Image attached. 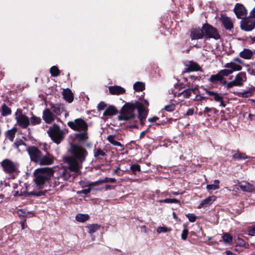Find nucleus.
I'll return each instance as SVG.
<instances>
[{"mask_svg": "<svg viewBox=\"0 0 255 255\" xmlns=\"http://www.w3.org/2000/svg\"><path fill=\"white\" fill-rule=\"evenodd\" d=\"M70 155L63 157V162L65 164L63 166V170L61 173V177L65 180H69L73 175L71 172L79 173L82 168V163L86 160L88 155V151L83 147L76 144H72L69 150Z\"/></svg>", "mask_w": 255, "mask_h": 255, "instance_id": "obj_1", "label": "nucleus"}, {"mask_svg": "<svg viewBox=\"0 0 255 255\" xmlns=\"http://www.w3.org/2000/svg\"><path fill=\"white\" fill-rule=\"evenodd\" d=\"M138 104L141 103L135 101L134 103H127L122 108L120 115L118 116L120 121H130L134 120L135 118L134 111L136 109L138 110Z\"/></svg>", "mask_w": 255, "mask_h": 255, "instance_id": "obj_2", "label": "nucleus"}, {"mask_svg": "<svg viewBox=\"0 0 255 255\" xmlns=\"http://www.w3.org/2000/svg\"><path fill=\"white\" fill-rule=\"evenodd\" d=\"M54 171L52 168L43 167L37 169L34 173V181L36 184L41 188L45 183L53 175Z\"/></svg>", "mask_w": 255, "mask_h": 255, "instance_id": "obj_3", "label": "nucleus"}, {"mask_svg": "<svg viewBox=\"0 0 255 255\" xmlns=\"http://www.w3.org/2000/svg\"><path fill=\"white\" fill-rule=\"evenodd\" d=\"M47 132L52 140L57 144H59L64 138V132L57 125L54 124Z\"/></svg>", "mask_w": 255, "mask_h": 255, "instance_id": "obj_4", "label": "nucleus"}, {"mask_svg": "<svg viewBox=\"0 0 255 255\" xmlns=\"http://www.w3.org/2000/svg\"><path fill=\"white\" fill-rule=\"evenodd\" d=\"M68 126L74 130H88V124L82 119L79 118L67 123Z\"/></svg>", "mask_w": 255, "mask_h": 255, "instance_id": "obj_5", "label": "nucleus"}, {"mask_svg": "<svg viewBox=\"0 0 255 255\" xmlns=\"http://www.w3.org/2000/svg\"><path fill=\"white\" fill-rule=\"evenodd\" d=\"M202 29L206 38H212L216 40L220 38V36L217 29L211 25L206 23L203 25Z\"/></svg>", "mask_w": 255, "mask_h": 255, "instance_id": "obj_6", "label": "nucleus"}, {"mask_svg": "<svg viewBox=\"0 0 255 255\" xmlns=\"http://www.w3.org/2000/svg\"><path fill=\"white\" fill-rule=\"evenodd\" d=\"M1 166H2L4 172L9 174L15 173L17 170V167L16 164L13 161L8 159H4L1 162Z\"/></svg>", "mask_w": 255, "mask_h": 255, "instance_id": "obj_7", "label": "nucleus"}, {"mask_svg": "<svg viewBox=\"0 0 255 255\" xmlns=\"http://www.w3.org/2000/svg\"><path fill=\"white\" fill-rule=\"evenodd\" d=\"M26 151L30 157L31 160L38 163L43 153L37 147L34 146H29L26 148Z\"/></svg>", "mask_w": 255, "mask_h": 255, "instance_id": "obj_8", "label": "nucleus"}, {"mask_svg": "<svg viewBox=\"0 0 255 255\" xmlns=\"http://www.w3.org/2000/svg\"><path fill=\"white\" fill-rule=\"evenodd\" d=\"M241 28L245 31H251L255 26V18L250 15L248 17L242 21Z\"/></svg>", "mask_w": 255, "mask_h": 255, "instance_id": "obj_9", "label": "nucleus"}, {"mask_svg": "<svg viewBox=\"0 0 255 255\" xmlns=\"http://www.w3.org/2000/svg\"><path fill=\"white\" fill-rule=\"evenodd\" d=\"M15 115L17 123L22 128H25L30 125L29 119L25 115L21 113L17 116V113H15Z\"/></svg>", "mask_w": 255, "mask_h": 255, "instance_id": "obj_10", "label": "nucleus"}, {"mask_svg": "<svg viewBox=\"0 0 255 255\" xmlns=\"http://www.w3.org/2000/svg\"><path fill=\"white\" fill-rule=\"evenodd\" d=\"M54 156L49 153H42L40 159L38 162L40 165H50L52 164L54 161Z\"/></svg>", "mask_w": 255, "mask_h": 255, "instance_id": "obj_11", "label": "nucleus"}, {"mask_svg": "<svg viewBox=\"0 0 255 255\" xmlns=\"http://www.w3.org/2000/svg\"><path fill=\"white\" fill-rule=\"evenodd\" d=\"M148 110L144 107L143 104H138V119L142 126L144 125V122L147 115Z\"/></svg>", "mask_w": 255, "mask_h": 255, "instance_id": "obj_12", "label": "nucleus"}, {"mask_svg": "<svg viewBox=\"0 0 255 255\" xmlns=\"http://www.w3.org/2000/svg\"><path fill=\"white\" fill-rule=\"evenodd\" d=\"M234 11L238 18H243L247 14V10L242 4L237 3L234 7Z\"/></svg>", "mask_w": 255, "mask_h": 255, "instance_id": "obj_13", "label": "nucleus"}, {"mask_svg": "<svg viewBox=\"0 0 255 255\" xmlns=\"http://www.w3.org/2000/svg\"><path fill=\"white\" fill-rule=\"evenodd\" d=\"M42 118L47 124L52 123L55 119V115L49 109H46L43 112Z\"/></svg>", "mask_w": 255, "mask_h": 255, "instance_id": "obj_14", "label": "nucleus"}, {"mask_svg": "<svg viewBox=\"0 0 255 255\" xmlns=\"http://www.w3.org/2000/svg\"><path fill=\"white\" fill-rule=\"evenodd\" d=\"M197 88H188L184 90L181 92L176 93L175 96L177 97H181L182 99H188L189 98L192 93L195 94V91Z\"/></svg>", "mask_w": 255, "mask_h": 255, "instance_id": "obj_15", "label": "nucleus"}, {"mask_svg": "<svg viewBox=\"0 0 255 255\" xmlns=\"http://www.w3.org/2000/svg\"><path fill=\"white\" fill-rule=\"evenodd\" d=\"M238 186L244 192H252L255 190V186L253 184L246 181L239 182Z\"/></svg>", "mask_w": 255, "mask_h": 255, "instance_id": "obj_16", "label": "nucleus"}, {"mask_svg": "<svg viewBox=\"0 0 255 255\" xmlns=\"http://www.w3.org/2000/svg\"><path fill=\"white\" fill-rule=\"evenodd\" d=\"M49 106L53 112L56 115L59 116L65 111L64 105L63 104L50 103Z\"/></svg>", "mask_w": 255, "mask_h": 255, "instance_id": "obj_17", "label": "nucleus"}, {"mask_svg": "<svg viewBox=\"0 0 255 255\" xmlns=\"http://www.w3.org/2000/svg\"><path fill=\"white\" fill-rule=\"evenodd\" d=\"M201 70V68L197 63L191 61L186 65V68L185 69V72L189 73L190 72L198 71Z\"/></svg>", "mask_w": 255, "mask_h": 255, "instance_id": "obj_18", "label": "nucleus"}, {"mask_svg": "<svg viewBox=\"0 0 255 255\" xmlns=\"http://www.w3.org/2000/svg\"><path fill=\"white\" fill-rule=\"evenodd\" d=\"M221 20L226 30H231L233 28V23L229 17L222 15Z\"/></svg>", "mask_w": 255, "mask_h": 255, "instance_id": "obj_19", "label": "nucleus"}, {"mask_svg": "<svg viewBox=\"0 0 255 255\" xmlns=\"http://www.w3.org/2000/svg\"><path fill=\"white\" fill-rule=\"evenodd\" d=\"M109 90L112 95H120L125 93V89L120 86H111L109 87Z\"/></svg>", "mask_w": 255, "mask_h": 255, "instance_id": "obj_20", "label": "nucleus"}, {"mask_svg": "<svg viewBox=\"0 0 255 255\" xmlns=\"http://www.w3.org/2000/svg\"><path fill=\"white\" fill-rule=\"evenodd\" d=\"M247 80L246 74L245 72H240L235 77L234 81L238 86H242L243 83Z\"/></svg>", "mask_w": 255, "mask_h": 255, "instance_id": "obj_21", "label": "nucleus"}, {"mask_svg": "<svg viewBox=\"0 0 255 255\" xmlns=\"http://www.w3.org/2000/svg\"><path fill=\"white\" fill-rule=\"evenodd\" d=\"M63 98L68 103H70L73 101V94L71 90L68 88L63 89L62 91Z\"/></svg>", "mask_w": 255, "mask_h": 255, "instance_id": "obj_22", "label": "nucleus"}, {"mask_svg": "<svg viewBox=\"0 0 255 255\" xmlns=\"http://www.w3.org/2000/svg\"><path fill=\"white\" fill-rule=\"evenodd\" d=\"M204 33L203 29H194L191 32V38L193 39H198L203 37Z\"/></svg>", "mask_w": 255, "mask_h": 255, "instance_id": "obj_23", "label": "nucleus"}, {"mask_svg": "<svg viewBox=\"0 0 255 255\" xmlns=\"http://www.w3.org/2000/svg\"><path fill=\"white\" fill-rule=\"evenodd\" d=\"M232 153L233 154L232 157L233 159L241 160L250 158V156L246 155L244 153L240 152L239 150H232Z\"/></svg>", "mask_w": 255, "mask_h": 255, "instance_id": "obj_24", "label": "nucleus"}, {"mask_svg": "<svg viewBox=\"0 0 255 255\" xmlns=\"http://www.w3.org/2000/svg\"><path fill=\"white\" fill-rule=\"evenodd\" d=\"M82 132L77 133L75 134V138L80 142L86 141L88 138V134L87 130H82Z\"/></svg>", "mask_w": 255, "mask_h": 255, "instance_id": "obj_25", "label": "nucleus"}, {"mask_svg": "<svg viewBox=\"0 0 255 255\" xmlns=\"http://www.w3.org/2000/svg\"><path fill=\"white\" fill-rule=\"evenodd\" d=\"M216 197L215 196H212L207 197V198L203 200L198 206V208L201 209L203 207L208 206L211 205L212 202L215 200Z\"/></svg>", "mask_w": 255, "mask_h": 255, "instance_id": "obj_26", "label": "nucleus"}, {"mask_svg": "<svg viewBox=\"0 0 255 255\" xmlns=\"http://www.w3.org/2000/svg\"><path fill=\"white\" fill-rule=\"evenodd\" d=\"M118 111L116 107L114 106H109L103 113L105 117H111L116 115Z\"/></svg>", "mask_w": 255, "mask_h": 255, "instance_id": "obj_27", "label": "nucleus"}, {"mask_svg": "<svg viewBox=\"0 0 255 255\" xmlns=\"http://www.w3.org/2000/svg\"><path fill=\"white\" fill-rule=\"evenodd\" d=\"M224 67L229 69L230 70L232 71V73L234 71H240L242 68L241 66L233 62L226 63L224 66Z\"/></svg>", "mask_w": 255, "mask_h": 255, "instance_id": "obj_28", "label": "nucleus"}, {"mask_svg": "<svg viewBox=\"0 0 255 255\" xmlns=\"http://www.w3.org/2000/svg\"><path fill=\"white\" fill-rule=\"evenodd\" d=\"M206 93L210 96L213 97V99H210L211 101L214 100L216 102H219L223 99V97L218 93L214 91L206 90Z\"/></svg>", "mask_w": 255, "mask_h": 255, "instance_id": "obj_29", "label": "nucleus"}, {"mask_svg": "<svg viewBox=\"0 0 255 255\" xmlns=\"http://www.w3.org/2000/svg\"><path fill=\"white\" fill-rule=\"evenodd\" d=\"M239 55L244 59H250L253 55V53L251 50L249 49H244L240 53Z\"/></svg>", "mask_w": 255, "mask_h": 255, "instance_id": "obj_30", "label": "nucleus"}, {"mask_svg": "<svg viewBox=\"0 0 255 255\" xmlns=\"http://www.w3.org/2000/svg\"><path fill=\"white\" fill-rule=\"evenodd\" d=\"M16 130V128L14 127L11 129L7 130L5 132L6 137L11 142H12L14 140Z\"/></svg>", "mask_w": 255, "mask_h": 255, "instance_id": "obj_31", "label": "nucleus"}, {"mask_svg": "<svg viewBox=\"0 0 255 255\" xmlns=\"http://www.w3.org/2000/svg\"><path fill=\"white\" fill-rule=\"evenodd\" d=\"M107 140L113 145L117 146H119L123 148L124 145L122 144L120 142L115 139V136L113 135H110L107 137Z\"/></svg>", "mask_w": 255, "mask_h": 255, "instance_id": "obj_32", "label": "nucleus"}, {"mask_svg": "<svg viewBox=\"0 0 255 255\" xmlns=\"http://www.w3.org/2000/svg\"><path fill=\"white\" fill-rule=\"evenodd\" d=\"M222 80L223 79L222 78L220 73L218 72L216 74L212 75L210 76L209 81L212 83H216Z\"/></svg>", "mask_w": 255, "mask_h": 255, "instance_id": "obj_33", "label": "nucleus"}, {"mask_svg": "<svg viewBox=\"0 0 255 255\" xmlns=\"http://www.w3.org/2000/svg\"><path fill=\"white\" fill-rule=\"evenodd\" d=\"M133 87L136 91H142L145 89V84L141 82H136L134 84Z\"/></svg>", "mask_w": 255, "mask_h": 255, "instance_id": "obj_34", "label": "nucleus"}, {"mask_svg": "<svg viewBox=\"0 0 255 255\" xmlns=\"http://www.w3.org/2000/svg\"><path fill=\"white\" fill-rule=\"evenodd\" d=\"M11 113V111L10 109L4 103L1 106V115L3 116H6L10 115Z\"/></svg>", "mask_w": 255, "mask_h": 255, "instance_id": "obj_35", "label": "nucleus"}, {"mask_svg": "<svg viewBox=\"0 0 255 255\" xmlns=\"http://www.w3.org/2000/svg\"><path fill=\"white\" fill-rule=\"evenodd\" d=\"M106 155V153L100 148H95L94 150V156L97 158L99 159L100 158V156H104Z\"/></svg>", "mask_w": 255, "mask_h": 255, "instance_id": "obj_36", "label": "nucleus"}, {"mask_svg": "<svg viewBox=\"0 0 255 255\" xmlns=\"http://www.w3.org/2000/svg\"><path fill=\"white\" fill-rule=\"evenodd\" d=\"M89 219L88 214H78L76 216V220L80 222H84Z\"/></svg>", "mask_w": 255, "mask_h": 255, "instance_id": "obj_37", "label": "nucleus"}, {"mask_svg": "<svg viewBox=\"0 0 255 255\" xmlns=\"http://www.w3.org/2000/svg\"><path fill=\"white\" fill-rule=\"evenodd\" d=\"M101 226L97 224H93L90 225L88 226L89 229V233L90 234H93L97 231L100 229Z\"/></svg>", "mask_w": 255, "mask_h": 255, "instance_id": "obj_38", "label": "nucleus"}, {"mask_svg": "<svg viewBox=\"0 0 255 255\" xmlns=\"http://www.w3.org/2000/svg\"><path fill=\"white\" fill-rule=\"evenodd\" d=\"M222 239L226 244L231 243L233 241L232 236L227 233L223 234Z\"/></svg>", "mask_w": 255, "mask_h": 255, "instance_id": "obj_39", "label": "nucleus"}, {"mask_svg": "<svg viewBox=\"0 0 255 255\" xmlns=\"http://www.w3.org/2000/svg\"><path fill=\"white\" fill-rule=\"evenodd\" d=\"M254 94V90L250 89L247 91H244L240 93V95L243 98H249L252 96Z\"/></svg>", "mask_w": 255, "mask_h": 255, "instance_id": "obj_40", "label": "nucleus"}, {"mask_svg": "<svg viewBox=\"0 0 255 255\" xmlns=\"http://www.w3.org/2000/svg\"><path fill=\"white\" fill-rule=\"evenodd\" d=\"M50 72L53 77H57L60 74V70L55 66H53L50 68Z\"/></svg>", "mask_w": 255, "mask_h": 255, "instance_id": "obj_41", "label": "nucleus"}, {"mask_svg": "<svg viewBox=\"0 0 255 255\" xmlns=\"http://www.w3.org/2000/svg\"><path fill=\"white\" fill-rule=\"evenodd\" d=\"M158 202L159 203H177V204H180V201L175 198L173 199H170V198H166L164 200H159Z\"/></svg>", "mask_w": 255, "mask_h": 255, "instance_id": "obj_42", "label": "nucleus"}, {"mask_svg": "<svg viewBox=\"0 0 255 255\" xmlns=\"http://www.w3.org/2000/svg\"><path fill=\"white\" fill-rule=\"evenodd\" d=\"M130 170L133 174H136L137 172L140 171V166L138 164H133L130 166Z\"/></svg>", "mask_w": 255, "mask_h": 255, "instance_id": "obj_43", "label": "nucleus"}, {"mask_svg": "<svg viewBox=\"0 0 255 255\" xmlns=\"http://www.w3.org/2000/svg\"><path fill=\"white\" fill-rule=\"evenodd\" d=\"M41 122V119L39 117H37L33 115L30 118V123L32 125H36L39 124Z\"/></svg>", "mask_w": 255, "mask_h": 255, "instance_id": "obj_44", "label": "nucleus"}, {"mask_svg": "<svg viewBox=\"0 0 255 255\" xmlns=\"http://www.w3.org/2000/svg\"><path fill=\"white\" fill-rule=\"evenodd\" d=\"M219 73H220L222 78L223 79V77L224 76H228L231 74H232V71L230 70L229 69L226 68L225 69H223L220 70Z\"/></svg>", "mask_w": 255, "mask_h": 255, "instance_id": "obj_45", "label": "nucleus"}, {"mask_svg": "<svg viewBox=\"0 0 255 255\" xmlns=\"http://www.w3.org/2000/svg\"><path fill=\"white\" fill-rule=\"evenodd\" d=\"M237 245L240 247H245L246 249H248L249 248V245L248 243L245 242L243 239L238 238Z\"/></svg>", "mask_w": 255, "mask_h": 255, "instance_id": "obj_46", "label": "nucleus"}, {"mask_svg": "<svg viewBox=\"0 0 255 255\" xmlns=\"http://www.w3.org/2000/svg\"><path fill=\"white\" fill-rule=\"evenodd\" d=\"M171 231V229L170 228H167L165 226L163 227H159L157 228L156 231L157 233L160 234L162 233H166L168 232H170Z\"/></svg>", "mask_w": 255, "mask_h": 255, "instance_id": "obj_47", "label": "nucleus"}, {"mask_svg": "<svg viewBox=\"0 0 255 255\" xmlns=\"http://www.w3.org/2000/svg\"><path fill=\"white\" fill-rule=\"evenodd\" d=\"M17 213L19 215V216H22V217H28V215H33L32 213H30L28 212H26L25 211H24L23 209H19L17 211Z\"/></svg>", "mask_w": 255, "mask_h": 255, "instance_id": "obj_48", "label": "nucleus"}, {"mask_svg": "<svg viewBox=\"0 0 255 255\" xmlns=\"http://www.w3.org/2000/svg\"><path fill=\"white\" fill-rule=\"evenodd\" d=\"M176 106L174 104H171L169 105H166L164 107V110L167 112H171L175 110Z\"/></svg>", "mask_w": 255, "mask_h": 255, "instance_id": "obj_49", "label": "nucleus"}, {"mask_svg": "<svg viewBox=\"0 0 255 255\" xmlns=\"http://www.w3.org/2000/svg\"><path fill=\"white\" fill-rule=\"evenodd\" d=\"M14 144L15 148H16L19 150V147L20 146H21V145L26 146V144L21 139H19V140H16L14 143Z\"/></svg>", "mask_w": 255, "mask_h": 255, "instance_id": "obj_50", "label": "nucleus"}, {"mask_svg": "<svg viewBox=\"0 0 255 255\" xmlns=\"http://www.w3.org/2000/svg\"><path fill=\"white\" fill-rule=\"evenodd\" d=\"M186 216L187 217L190 222H195L196 220L197 217L193 214H188L186 215Z\"/></svg>", "mask_w": 255, "mask_h": 255, "instance_id": "obj_51", "label": "nucleus"}, {"mask_svg": "<svg viewBox=\"0 0 255 255\" xmlns=\"http://www.w3.org/2000/svg\"><path fill=\"white\" fill-rule=\"evenodd\" d=\"M102 181V179H100V180H99L98 181H96L95 182L88 183L87 184L84 185V186H85V187H90V186L98 185L99 184L103 183V182H101Z\"/></svg>", "mask_w": 255, "mask_h": 255, "instance_id": "obj_52", "label": "nucleus"}, {"mask_svg": "<svg viewBox=\"0 0 255 255\" xmlns=\"http://www.w3.org/2000/svg\"><path fill=\"white\" fill-rule=\"evenodd\" d=\"M103 183H115L116 182V179L114 178H109V177H105L104 179H102Z\"/></svg>", "mask_w": 255, "mask_h": 255, "instance_id": "obj_53", "label": "nucleus"}, {"mask_svg": "<svg viewBox=\"0 0 255 255\" xmlns=\"http://www.w3.org/2000/svg\"><path fill=\"white\" fill-rule=\"evenodd\" d=\"M208 190H215L220 188L219 185L214 184L207 185L206 187Z\"/></svg>", "mask_w": 255, "mask_h": 255, "instance_id": "obj_54", "label": "nucleus"}, {"mask_svg": "<svg viewBox=\"0 0 255 255\" xmlns=\"http://www.w3.org/2000/svg\"><path fill=\"white\" fill-rule=\"evenodd\" d=\"M45 192L43 191H32L29 193L30 195L35 196H41L45 195Z\"/></svg>", "mask_w": 255, "mask_h": 255, "instance_id": "obj_55", "label": "nucleus"}, {"mask_svg": "<svg viewBox=\"0 0 255 255\" xmlns=\"http://www.w3.org/2000/svg\"><path fill=\"white\" fill-rule=\"evenodd\" d=\"M248 234L251 236H255V226L250 227L248 228Z\"/></svg>", "mask_w": 255, "mask_h": 255, "instance_id": "obj_56", "label": "nucleus"}, {"mask_svg": "<svg viewBox=\"0 0 255 255\" xmlns=\"http://www.w3.org/2000/svg\"><path fill=\"white\" fill-rule=\"evenodd\" d=\"M212 111H213L215 114L217 112V110L214 108L206 107L203 111V113L206 114V113L211 112Z\"/></svg>", "mask_w": 255, "mask_h": 255, "instance_id": "obj_57", "label": "nucleus"}, {"mask_svg": "<svg viewBox=\"0 0 255 255\" xmlns=\"http://www.w3.org/2000/svg\"><path fill=\"white\" fill-rule=\"evenodd\" d=\"M107 106V105L104 102H101L97 106L98 111H100L104 110Z\"/></svg>", "mask_w": 255, "mask_h": 255, "instance_id": "obj_58", "label": "nucleus"}, {"mask_svg": "<svg viewBox=\"0 0 255 255\" xmlns=\"http://www.w3.org/2000/svg\"><path fill=\"white\" fill-rule=\"evenodd\" d=\"M188 234V231L186 229H184L181 234V239L183 240H185L187 239Z\"/></svg>", "mask_w": 255, "mask_h": 255, "instance_id": "obj_59", "label": "nucleus"}, {"mask_svg": "<svg viewBox=\"0 0 255 255\" xmlns=\"http://www.w3.org/2000/svg\"><path fill=\"white\" fill-rule=\"evenodd\" d=\"M234 86H238L237 84L236 83L234 80L228 83L226 85V88L227 89H229Z\"/></svg>", "mask_w": 255, "mask_h": 255, "instance_id": "obj_60", "label": "nucleus"}, {"mask_svg": "<svg viewBox=\"0 0 255 255\" xmlns=\"http://www.w3.org/2000/svg\"><path fill=\"white\" fill-rule=\"evenodd\" d=\"M91 189L90 188H88L87 189H83L81 191H79L77 192L78 194H88L91 192Z\"/></svg>", "mask_w": 255, "mask_h": 255, "instance_id": "obj_61", "label": "nucleus"}, {"mask_svg": "<svg viewBox=\"0 0 255 255\" xmlns=\"http://www.w3.org/2000/svg\"><path fill=\"white\" fill-rule=\"evenodd\" d=\"M208 99V98H207L206 97L202 96L200 95H196L195 97L194 100L196 101H201L202 100H205V99Z\"/></svg>", "mask_w": 255, "mask_h": 255, "instance_id": "obj_62", "label": "nucleus"}, {"mask_svg": "<svg viewBox=\"0 0 255 255\" xmlns=\"http://www.w3.org/2000/svg\"><path fill=\"white\" fill-rule=\"evenodd\" d=\"M137 128V126L136 124H131V125H128L127 127H126V129H128L129 130H131L132 128Z\"/></svg>", "mask_w": 255, "mask_h": 255, "instance_id": "obj_63", "label": "nucleus"}, {"mask_svg": "<svg viewBox=\"0 0 255 255\" xmlns=\"http://www.w3.org/2000/svg\"><path fill=\"white\" fill-rule=\"evenodd\" d=\"M159 119V118L157 117H153L152 118H149L148 119V121L150 123H154L156 121H157Z\"/></svg>", "mask_w": 255, "mask_h": 255, "instance_id": "obj_64", "label": "nucleus"}]
</instances>
